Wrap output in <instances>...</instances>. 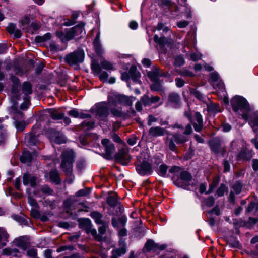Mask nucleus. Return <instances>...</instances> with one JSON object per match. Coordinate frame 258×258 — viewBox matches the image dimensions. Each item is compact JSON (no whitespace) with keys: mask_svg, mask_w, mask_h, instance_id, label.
Returning a JSON list of instances; mask_svg holds the SVG:
<instances>
[{"mask_svg":"<svg viewBox=\"0 0 258 258\" xmlns=\"http://www.w3.org/2000/svg\"><path fill=\"white\" fill-rule=\"evenodd\" d=\"M233 110L239 114L243 119H247V112L249 109V105L246 99L240 96H235L231 101Z\"/></svg>","mask_w":258,"mask_h":258,"instance_id":"f257e3e1","label":"nucleus"},{"mask_svg":"<svg viewBox=\"0 0 258 258\" xmlns=\"http://www.w3.org/2000/svg\"><path fill=\"white\" fill-rule=\"evenodd\" d=\"M84 23H81L72 28L65 30L64 32L61 31L57 32L56 35L60 39L62 42H65L83 33L84 32Z\"/></svg>","mask_w":258,"mask_h":258,"instance_id":"f03ea898","label":"nucleus"},{"mask_svg":"<svg viewBox=\"0 0 258 258\" xmlns=\"http://www.w3.org/2000/svg\"><path fill=\"white\" fill-rule=\"evenodd\" d=\"M61 168L66 174H70L72 170L74 161V153L71 149L64 151L62 154Z\"/></svg>","mask_w":258,"mask_h":258,"instance_id":"7ed1b4c3","label":"nucleus"},{"mask_svg":"<svg viewBox=\"0 0 258 258\" xmlns=\"http://www.w3.org/2000/svg\"><path fill=\"white\" fill-rule=\"evenodd\" d=\"M187 140V137L184 135L178 134H169L167 136L166 144L171 150L174 151L176 148L175 143L181 144Z\"/></svg>","mask_w":258,"mask_h":258,"instance_id":"20e7f679","label":"nucleus"},{"mask_svg":"<svg viewBox=\"0 0 258 258\" xmlns=\"http://www.w3.org/2000/svg\"><path fill=\"white\" fill-rule=\"evenodd\" d=\"M84 59V51L79 49L67 55L65 60L69 64L74 65L82 62Z\"/></svg>","mask_w":258,"mask_h":258,"instance_id":"39448f33","label":"nucleus"},{"mask_svg":"<svg viewBox=\"0 0 258 258\" xmlns=\"http://www.w3.org/2000/svg\"><path fill=\"white\" fill-rule=\"evenodd\" d=\"M155 2L165 9H169L171 17L175 18L178 15L179 8L169 0H155Z\"/></svg>","mask_w":258,"mask_h":258,"instance_id":"423d86ee","label":"nucleus"},{"mask_svg":"<svg viewBox=\"0 0 258 258\" xmlns=\"http://www.w3.org/2000/svg\"><path fill=\"white\" fill-rule=\"evenodd\" d=\"M93 110H94L96 116L102 120H104L109 114L107 104L104 102L96 104Z\"/></svg>","mask_w":258,"mask_h":258,"instance_id":"0eeeda50","label":"nucleus"},{"mask_svg":"<svg viewBox=\"0 0 258 258\" xmlns=\"http://www.w3.org/2000/svg\"><path fill=\"white\" fill-rule=\"evenodd\" d=\"M184 115L191 121L196 131L200 132L202 130L203 126V118L202 115L199 112L195 113L192 119H191L190 111H185Z\"/></svg>","mask_w":258,"mask_h":258,"instance_id":"6e6552de","label":"nucleus"},{"mask_svg":"<svg viewBox=\"0 0 258 258\" xmlns=\"http://www.w3.org/2000/svg\"><path fill=\"white\" fill-rule=\"evenodd\" d=\"M140 74L137 71V68L135 66H132L129 72H124L121 75V79L122 80L128 81L129 79H132L135 83L140 82Z\"/></svg>","mask_w":258,"mask_h":258,"instance_id":"1a4fd4ad","label":"nucleus"},{"mask_svg":"<svg viewBox=\"0 0 258 258\" xmlns=\"http://www.w3.org/2000/svg\"><path fill=\"white\" fill-rule=\"evenodd\" d=\"M49 137L52 143L59 144L66 142V138L62 133L53 130L49 131Z\"/></svg>","mask_w":258,"mask_h":258,"instance_id":"9d476101","label":"nucleus"},{"mask_svg":"<svg viewBox=\"0 0 258 258\" xmlns=\"http://www.w3.org/2000/svg\"><path fill=\"white\" fill-rule=\"evenodd\" d=\"M247 119H244L248 121L249 124L255 132L257 130L258 127V111L252 112L250 110L247 112Z\"/></svg>","mask_w":258,"mask_h":258,"instance_id":"9b49d317","label":"nucleus"},{"mask_svg":"<svg viewBox=\"0 0 258 258\" xmlns=\"http://www.w3.org/2000/svg\"><path fill=\"white\" fill-rule=\"evenodd\" d=\"M192 176L187 171H182L180 174L179 178L174 181L175 185L179 187H184L191 181Z\"/></svg>","mask_w":258,"mask_h":258,"instance_id":"f8f14e48","label":"nucleus"},{"mask_svg":"<svg viewBox=\"0 0 258 258\" xmlns=\"http://www.w3.org/2000/svg\"><path fill=\"white\" fill-rule=\"evenodd\" d=\"M101 143L104 147L105 158L108 159H110L115 151V147L113 144L107 139H103L101 141Z\"/></svg>","mask_w":258,"mask_h":258,"instance_id":"ddd939ff","label":"nucleus"},{"mask_svg":"<svg viewBox=\"0 0 258 258\" xmlns=\"http://www.w3.org/2000/svg\"><path fill=\"white\" fill-rule=\"evenodd\" d=\"M211 78L213 83V86L215 87L216 85L219 89V91L222 93L223 96L225 97L226 95V92L225 90L224 84L221 81H218L219 76L218 74L216 73H212L211 75Z\"/></svg>","mask_w":258,"mask_h":258,"instance_id":"4468645a","label":"nucleus"},{"mask_svg":"<svg viewBox=\"0 0 258 258\" xmlns=\"http://www.w3.org/2000/svg\"><path fill=\"white\" fill-rule=\"evenodd\" d=\"M136 170L138 173L142 175L150 174L152 171L150 164L145 161L143 162L141 164L137 165Z\"/></svg>","mask_w":258,"mask_h":258,"instance_id":"2eb2a0df","label":"nucleus"},{"mask_svg":"<svg viewBox=\"0 0 258 258\" xmlns=\"http://www.w3.org/2000/svg\"><path fill=\"white\" fill-rule=\"evenodd\" d=\"M118 161L123 165H126L130 162L131 156L125 149L120 150L116 155Z\"/></svg>","mask_w":258,"mask_h":258,"instance_id":"dca6fc26","label":"nucleus"},{"mask_svg":"<svg viewBox=\"0 0 258 258\" xmlns=\"http://www.w3.org/2000/svg\"><path fill=\"white\" fill-rule=\"evenodd\" d=\"M180 103V97L178 94L175 93H170L168 97L167 105L174 108H177Z\"/></svg>","mask_w":258,"mask_h":258,"instance_id":"f3484780","label":"nucleus"},{"mask_svg":"<svg viewBox=\"0 0 258 258\" xmlns=\"http://www.w3.org/2000/svg\"><path fill=\"white\" fill-rule=\"evenodd\" d=\"M164 75L163 73L161 72L160 70L156 67H154L150 71L147 73L148 77L152 81H157L160 79V77Z\"/></svg>","mask_w":258,"mask_h":258,"instance_id":"a211bd4d","label":"nucleus"},{"mask_svg":"<svg viewBox=\"0 0 258 258\" xmlns=\"http://www.w3.org/2000/svg\"><path fill=\"white\" fill-rule=\"evenodd\" d=\"M154 40L161 48L169 47L172 42L171 39H168L164 37H159L157 35L154 36Z\"/></svg>","mask_w":258,"mask_h":258,"instance_id":"6ab92c4d","label":"nucleus"},{"mask_svg":"<svg viewBox=\"0 0 258 258\" xmlns=\"http://www.w3.org/2000/svg\"><path fill=\"white\" fill-rule=\"evenodd\" d=\"M166 130L159 126L152 127L149 131V136L153 137H157L163 136L165 133Z\"/></svg>","mask_w":258,"mask_h":258,"instance_id":"aec40b11","label":"nucleus"},{"mask_svg":"<svg viewBox=\"0 0 258 258\" xmlns=\"http://www.w3.org/2000/svg\"><path fill=\"white\" fill-rule=\"evenodd\" d=\"M37 178L29 174H25L23 175V184L25 185L30 184L32 187H34L36 185Z\"/></svg>","mask_w":258,"mask_h":258,"instance_id":"412c9836","label":"nucleus"},{"mask_svg":"<svg viewBox=\"0 0 258 258\" xmlns=\"http://www.w3.org/2000/svg\"><path fill=\"white\" fill-rule=\"evenodd\" d=\"M18 116L20 117L21 118H23V114L21 112H18L14 117L15 119V121L14 122L15 127L18 130L23 131L26 126V122L24 120H17V118Z\"/></svg>","mask_w":258,"mask_h":258,"instance_id":"4be33fe9","label":"nucleus"},{"mask_svg":"<svg viewBox=\"0 0 258 258\" xmlns=\"http://www.w3.org/2000/svg\"><path fill=\"white\" fill-rule=\"evenodd\" d=\"M14 243L17 247L20 248L23 250H25L28 246V242L27 239L25 237H22L17 238L14 241Z\"/></svg>","mask_w":258,"mask_h":258,"instance_id":"5701e85b","label":"nucleus"},{"mask_svg":"<svg viewBox=\"0 0 258 258\" xmlns=\"http://www.w3.org/2000/svg\"><path fill=\"white\" fill-rule=\"evenodd\" d=\"M81 223L86 226V231L87 233L91 234L94 237L97 235L96 229L91 228V222L89 219L85 218L81 220Z\"/></svg>","mask_w":258,"mask_h":258,"instance_id":"b1692460","label":"nucleus"},{"mask_svg":"<svg viewBox=\"0 0 258 258\" xmlns=\"http://www.w3.org/2000/svg\"><path fill=\"white\" fill-rule=\"evenodd\" d=\"M100 33L98 32L96 37L93 41V45L96 53L100 55L103 53V50L100 42Z\"/></svg>","mask_w":258,"mask_h":258,"instance_id":"393cba45","label":"nucleus"},{"mask_svg":"<svg viewBox=\"0 0 258 258\" xmlns=\"http://www.w3.org/2000/svg\"><path fill=\"white\" fill-rule=\"evenodd\" d=\"M164 248V246H159L158 244L155 243L153 240H149L147 241L145 246L144 250L146 251H149L153 249H163Z\"/></svg>","mask_w":258,"mask_h":258,"instance_id":"a878e982","label":"nucleus"},{"mask_svg":"<svg viewBox=\"0 0 258 258\" xmlns=\"http://www.w3.org/2000/svg\"><path fill=\"white\" fill-rule=\"evenodd\" d=\"M210 146L213 151L216 153H218L220 151L221 146L220 139L218 138H215L210 141Z\"/></svg>","mask_w":258,"mask_h":258,"instance_id":"bb28decb","label":"nucleus"},{"mask_svg":"<svg viewBox=\"0 0 258 258\" xmlns=\"http://www.w3.org/2000/svg\"><path fill=\"white\" fill-rule=\"evenodd\" d=\"M117 99L118 104H123L126 105L131 106L132 104V100L131 98L119 94V96L116 97Z\"/></svg>","mask_w":258,"mask_h":258,"instance_id":"cd10ccee","label":"nucleus"},{"mask_svg":"<svg viewBox=\"0 0 258 258\" xmlns=\"http://www.w3.org/2000/svg\"><path fill=\"white\" fill-rule=\"evenodd\" d=\"M8 234L6 230L0 227V247L5 246L8 242Z\"/></svg>","mask_w":258,"mask_h":258,"instance_id":"c85d7f7f","label":"nucleus"},{"mask_svg":"<svg viewBox=\"0 0 258 258\" xmlns=\"http://www.w3.org/2000/svg\"><path fill=\"white\" fill-rule=\"evenodd\" d=\"M207 106V111L212 114H215L221 112V109L218 104H214L213 103H210L208 104Z\"/></svg>","mask_w":258,"mask_h":258,"instance_id":"c756f323","label":"nucleus"},{"mask_svg":"<svg viewBox=\"0 0 258 258\" xmlns=\"http://www.w3.org/2000/svg\"><path fill=\"white\" fill-rule=\"evenodd\" d=\"M252 157V151L243 150L238 156V160L245 159L249 160Z\"/></svg>","mask_w":258,"mask_h":258,"instance_id":"7c9ffc66","label":"nucleus"},{"mask_svg":"<svg viewBox=\"0 0 258 258\" xmlns=\"http://www.w3.org/2000/svg\"><path fill=\"white\" fill-rule=\"evenodd\" d=\"M32 159V156L29 151L23 152L22 156L20 157V161L24 163L30 162Z\"/></svg>","mask_w":258,"mask_h":258,"instance_id":"2f4dec72","label":"nucleus"},{"mask_svg":"<svg viewBox=\"0 0 258 258\" xmlns=\"http://www.w3.org/2000/svg\"><path fill=\"white\" fill-rule=\"evenodd\" d=\"M126 252V249L124 247L114 249L112 251V255L111 258H118Z\"/></svg>","mask_w":258,"mask_h":258,"instance_id":"473e14b6","label":"nucleus"},{"mask_svg":"<svg viewBox=\"0 0 258 258\" xmlns=\"http://www.w3.org/2000/svg\"><path fill=\"white\" fill-rule=\"evenodd\" d=\"M90 216L94 220L97 224H103L102 220V215L99 212L94 211L91 213Z\"/></svg>","mask_w":258,"mask_h":258,"instance_id":"72a5a7b5","label":"nucleus"},{"mask_svg":"<svg viewBox=\"0 0 258 258\" xmlns=\"http://www.w3.org/2000/svg\"><path fill=\"white\" fill-rule=\"evenodd\" d=\"M153 83L151 85V89L153 91H161L163 88V81L159 80L157 81L153 82Z\"/></svg>","mask_w":258,"mask_h":258,"instance_id":"f704fd0d","label":"nucleus"},{"mask_svg":"<svg viewBox=\"0 0 258 258\" xmlns=\"http://www.w3.org/2000/svg\"><path fill=\"white\" fill-rule=\"evenodd\" d=\"M49 177L52 182L57 184H58L60 182V178L57 170H54L50 172Z\"/></svg>","mask_w":258,"mask_h":258,"instance_id":"c9c22d12","label":"nucleus"},{"mask_svg":"<svg viewBox=\"0 0 258 258\" xmlns=\"http://www.w3.org/2000/svg\"><path fill=\"white\" fill-rule=\"evenodd\" d=\"M22 91L26 95H29L32 93V86L30 83L24 82L22 86Z\"/></svg>","mask_w":258,"mask_h":258,"instance_id":"e433bc0d","label":"nucleus"},{"mask_svg":"<svg viewBox=\"0 0 258 258\" xmlns=\"http://www.w3.org/2000/svg\"><path fill=\"white\" fill-rule=\"evenodd\" d=\"M51 117L54 120H58L63 118L64 114L59 113L55 110L51 109L49 111Z\"/></svg>","mask_w":258,"mask_h":258,"instance_id":"4c0bfd02","label":"nucleus"},{"mask_svg":"<svg viewBox=\"0 0 258 258\" xmlns=\"http://www.w3.org/2000/svg\"><path fill=\"white\" fill-rule=\"evenodd\" d=\"M11 80L14 83V85L13 86L12 93L13 94V96H14L16 93V90L17 89V87L19 86V80L18 78L15 76H12Z\"/></svg>","mask_w":258,"mask_h":258,"instance_id":"58836bf2","label":"nucleus"},{"mask_svg":"<svg viewBox=\"0 0 258 258\" xmlns=\"http://www.w3.org/2000/svg\"><path fill=\"white\" fill-rule=\"evenodd\" d=\"M119 96V94H109L108 96V103L113 105H116L118 104L117 99L116 97Z\"/></svg>","mask_w":258,"mask_h":258,"instance_id":"ea45409f","label":"nucleus"},{"mask_svg":"<svg viewBox=\"0 0 258 258\" xmlns=\"http://www.w3.org/2000/svg\"><path fill=\"white\" fill-rule=\"evenodd\" d=\"M101 67L106 70H114V67L112 63L106 60H103L101 62Z\"/></svg>","mask_w":258,"mask_h":258,"instance_id":"a19ab883","label":"nucleus"},{"mask_svg":"<svg viewBox=\"0 0 258 258\" xmlns=\"http://www.w3.org/2000/svg\"><path fill=\"white\" fill-rule=\"evenodd\" d=\"M100 80L103 82H108V77L109 76V74L105 71L101 72L98 75Z\"/></svg>","mask_w":258,"mask_h":258,"instance_id":"79ce46f5","label":"nucleus"},{"mask_svg":"<svg viewBox=\"0 0 258 258\" xmlns=\"http://www.w3.org/2000/svg\"><path fill=\"white\" fill-rule=\"evenodd\" d=\"M141 100L144 106H150L152 104L151 99L148 96L144 95Z\"/></svg>","mask_w":258,"mask_h":258,"instance_id":"37998d69","label":"nucleus"},{"mask_svg":"<svg viewBox=\"0 0 258 258\" xmlns=\"http://www.w3.org/2000/svg\"><path fill=\"white\" fill-rule=\"evenodd\" d=\"M27 193L29 204L33 207H37L38 206V204L36 200L33 198V196L28 192V191H27Z\"/></svg>","mask_w":258,"mask_h":258,"instance_id":"c03bdc74","label":"nucleus"},{"mask_svg":"<svg viewBox=\"0 0 258 258\" xmlns=\"http://www.w3.org/2000/svg\"><path fill=\"white\" fill-rule=\"evenodd\" d=\"M227 190V188L223 184H221L220 186L217 189L216 194L218 197H221L224 195V192Z\"/></svg>","mask_w":258,"mask_h":258,"instance_id":"a18cd8bd","label":"nucleus"},{"mask_svg":"<svg viewBox=\"0 0 258 258\" xmlns=\"http://www.w3.org/2000/svg\"><path fill=\"white\" fill-rule=\"evenodd\" d=\"M167 170V166L164 164L161 165L159 166L158 173L162 176H165L166 175Z\"/></svg>","mask_w":258,"mask_h":258,"instance_id":"49530a36","label":"nucleus"},{"mask_svg":"<svg viewBox=\"0 0 258 258\" xmlns=\"http://www.w3.org/2000/svg\"><path fill=\"white\" fill-rule=\"evenodd\" d=\"M242 184L240 182H236L233 186V189L236 194H239L241 192Z\"/></svg>","mask_w":258,"mask_h":258,"instance_id":"de8ad7c7","label":"nucleus"},{"mask_svg":"<svg viewBox=\"0 0 258 258\" xmlns=\"http://www.w3.org/2000/svg\"><path fill=\"white\" fill-rule=\"evenodd\" d=\"M157 29L158 30H162L163 33H167L170 31L169 27L166 26L162 23H159L157 26Z\"/></svg>","mask_w":258,"mask_h":258,"instance_id":"09e8293b","label":"nucleus"},{"mask_svg":"<svg viewBox=\"0 0 258 258\" xmlns=\"http://www.w3.org/2000/svg\"><path fill=\"white\" fill-rule=\"evenodd\" d=\"M41 190L42 192L45 195H52L53 193L52 190L47 185L43 186Z\"/></svg>","mask_w":258,"mask_h":258,"instance_id":"8fccbe9b","label":"nucleus"},{"mask_svg":"<svg viewBox=\"0 0 258 258\" xmlns=\"http://www.w3.org/2000/svg\"><path fill=\"white\" fill-rule=\"evenodd\" d=\"M91 68L94 73L96 75H99L101 72V67L98 64H93L92 65Z\"/></svg>","mask_w":258,"mask_h":258,"instance_id":"3c124183","label":"nucleus"},{"mask_svg":"<svg viewBox=\"0 0 258 258\" xmlns=\"http://www.w3.org/2000/svg\"><path fill=\"white\" fill-rule=\"evenodd\" d=\"M107 202L109 205L114 206L117 203V199L113 196H109L107 198Z\"/></svg>","mask_w":258,"mask_h":258,"instance_id":"603ef678","label":"nucleus"},{"mask_svg":"<svg viewBox=\"0 0 258 258\" xmlns=\"http://www.w3.org/2000/svg\"><path fill=\"white\" fill-rule=\"evenodd\" d=\"M184 63V60L183 58L180 56H177L175 58L174 64L176 66H180Z\"/></svg>","mask_w":258,"mask_h":258,"instance_id":"864d4df0","label":"nucleus"},{"mask_svg":"<svg viewBox=\"0 0 258 258\" xmlns=\"http://www.w3.org/2000/svg\"><path fill=\"white\" fill-rule=\"evenodd\" d=\"M80 112L76 109H72L68 112V114L74 117H79Z\"/></svg>","mask_w":258,"mask_h":258,"instance_id":"5fc2aeb1","label":"nucleus"},{"mask_svg":"<svg viewBox=\"0 0 258 258\" xmlns=\"http://www.w3.org/2000/svg\"><path fill=\"white\" fill-rule=\"evenodd\" d=\"M202 57V54L199 52L192 53L190 55V58L193 61H197L200 59Z\"/></svg>","mask_w":258,"mask_h":258,"instance_id":"6e6d98bb","label":"nucleus"},{"mask_svg":"<svg viewBox=\"0 0 258 258\" xmlns=\"http://www.w3.org/2000/svg\"><path fill=\"white\" fill-rule=\"evenodd\" d=\"M179 74L184 76L192 77L194 74L192 72L187 70H183L179 72Z\"/></svg>","mask_w":258,"mask_h":258,"instance_id":"4d7b16f0","label":"nucleus"},{"mask_svg":"<svg viewBox=\"0 0 258 258\" xmlns=\"http://www.w3.org/2000/svg\"><path fill=\"white\" fill-rule=\"evenodd\" d=\"M89 193V190L87 189H81L79 191H78L76 195L77 197H81V196H84L87 195Z\"/></svg>","mask_w":258,"mask_h":258,"instance_id":"13d9d810","label":"nucleus"},{"mask_svg":"<svg viewBox=\"0 0 258 258\" xmlns=\"http://www.w3.org/2000/svg\"><path fill=\"white\" fill-rule=\"evenodd\" d=\"M189 24V22L186 21H181L177 23V26L180 28H185Z\"/></svg>","mask_w":258,"mask_h":258,"instance_id":"bf43d9fd","label":"nucleus"},{"mask_svg":"<svg viewBox=\"0 0 258 258\" xmlns=\"http://www.w3.org/2000/svg\"><path fill=\"white\" fill-rule=\"evenodd\" d=\"M7 30L10 33L13 34L16 30V25L14 24H10L7 27Z\"/></svg>","mask_w":258,"mask_h":258,"instance_id":"052dcab7","label":"nucleus"},{"mask_svg":"<svg viewBox=\"0 0 258 258\" xmlns=\"http://www.w3.org/2000/svg\"><path fill=\"white\" fill-rule=\"evenodd\" d=\"M102 224V225L100 227H99V228H98V230H99V233L101 234H103L105 233V232L106 230L107 225L106 224L103 223V224Z\"/></svg>","mask_w":258,"mask_h":258,"instance_id":"680f3d73","label":"nucleus"},{"mask_svg":"<svg viewBox=\"0 0 258 258\" xmlns=\"http://www.w3.org/2000/svg\"><path fill=\"white\" fill-rule=\"evenodd\" d=\"M176 85L178 87H182L184 84V81L180 78H176L175 79Z\"/></svg>","mask_w":258,"mask_h":258,"instance_id":"e2e57ef3","label":"nucleus"},{"mask_svg":"<svg viewBox=\"0 0 258 258\" xmlns=\"http://www.w3.org/2000/svg\"><path fill=\"white\" fill-rule=\"evenodd\" d=\"M27 254L30 257H34L37 255V251L35 249H30L27 251Z\"/></svg>","mask_w":258,"mask_h":258,"instance_id":"0e129e2a","label":"nucleus"},{"mask_svg":"<svg viewBox=\"0 0 258 258\" xmlns=\"http://www.w3.org/2000/svg\"><path fill=\"white\" fill-rule=\"evenodd\" d=\"M222 131L224 132H228L231 130V125L228 123H224L222 126Z\"/></svg>","mask_w":258,"mask_h":258,"instance_id":"69168bd1","label":"nucleus"},{"mask_svg":"<svg viewBox=\"0 0 258 258\" xmlns=\"http://www.w3.org/2000/svg\"><path fill=\"white\" fill-rule=\"evenodd\" d=\"M157 121L156 118L153 115H149L148 119V125H151L152 123Z\"/></svg>","mask_w":258,"mask_h":258,"instance_id":"338daca9","label":"nucleus"},{"mask_svg":"<svg viewBox=\"0 0 258 258\" xmlns=\"http://www.w3.org/2000/svg\"><path fill=\"white\" fill-rule=\"evenodd\" d=\"M252 168L254 171H258V159H253Z\"/></svg>","mask_w":258,"mask_h":258,"instance_id":"774afa93","label":"nucleus"}]
</instances>
